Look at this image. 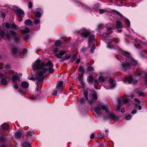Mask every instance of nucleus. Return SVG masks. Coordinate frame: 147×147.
I'll return each mask as SVG.
<instances>
[{
    "label": "nucleus",
    "instance_id": "4c0bfd02",
    "mask_svg": "<svg viewBox=\"0 0 147 147\" xmlns=\"http://www.w3.org/2000/svg\"><path fill=\"white\" fill-rule=\"evenodd\" d=\"M98 79L100 81L102 82H104L105 80V78L102 76H100L98 78Z\"/></svg>",
    "mask_w": 147,
    "mask_h": 147
},
{
    "label": "nucleus",
    "instance_id": "e433bc0d",
    "mask_svg": "<svg viewBox=\"0 0 147 147\" xmlns=\"http://www.w3.org/2000/svg\"><path fill=\"white\" fill-rule=\"evenodd\" d=\"M95 48L96 47L95 45H93L91 49V53H94V51L95 49Z\"/></svg>",
    "mask_w": 147,
    "mask_h": 147
},
{
    "label": "nucleus",
    "instance_id": "7c9ffc66",
    "mask_svg": "<svg viewBox=\"0 0 147 147\" xmlns=\"http://www.w3.org/2000/svg\"><path fill=\"white\" fill-rule=\"evenodd\" d=\"M121 104H119L118 103V105L116 107V109L117 111H119L120 110V109L121 107Z\"/></svg>",
    "mask_w": 147,
    "mask_h": 147
},
{
    "label": "nucleus",
    "instance_id": "393cba45",
    "mask_svg": "<svg viewBox=\"0 0 147 147\" xmlns=\"http://www.w3.org/2000/svg\"><path fill=\"white\" fill-rule=\"evenodd\" d=\"M22 145L24 147H30V144L27 142L23 143Z\"/></svg>",
    "mask_w": 147,
    "mask_h": 147
},
{
    "label": "nucleus",
    "instance_id": "e2e57ef3",
    "mask_svg": "<svg viewBox=\"0 0 147 147\" xmlns=\"http://www.w3.org/2000/svg\"><path fill=\"white\" fill-rule=\"evenodd\" d=\"M57 91H58L57 90H55L54 91L53 94L55 95H57Z\"/></svg>",
    "mask_w": 147,
    "mask_h": 147
},
{
    "label": "nucleus",
    "instance_id": "de8ad7c7",
    "mask_svg": "<svg viewBox=\"0 0 147 147\" xmlns=\"http://www.w3.org/2000/svg\"><path fill=\"white\" fill-rule=\"evenodd\" d=\"M40 23V20L39 19L36 20L34 21V23L35 24H37Z\"/></svg>",
    "mask_w": 147,
    "mask_h": 147
},
{
    "label": "nucleus",
    "instance_id": "7ed1b4c3",
    "mask_svg": "<svg viewBox=\"0 0 147 147\" xmlns=\"http://www.w3.org/2000/svg\"><path fill=\"white\" fill-rule=\"evenodd\" d=\"M94 110L98 115H101L102 114L103 111L106 112L107 111V109L105 105L101 103L98 104L97 106L94 108Z\"/></svg>",
    "mask_w": 147,
    "mask_h": 147
},
{
    "label": "nucleus",
    "instance_id": "cd10ccee",
    "mask_svg": "<svg viewBox=\"0 0 147 147\" xmlns=\"http://www.w3.org/2000/svg\"><path fill=\"white\" fill-rule=\"evenodd\" d=\"M107 47L109 48L113 49L114 48V46L112 44L111 42H109L107 45Z\"/></svg>",
    "mask_w": 147,
    "mask_h": 147
},
{
    "label": "nucleus",
    "instance_id": "f8f14e48",
    "mask_svg": "<svg viewBox=\"0 0 147 147\" xmlns=\"http://www.w3.org/2000/svg\"><path fill=\"white\" fill-rule=\"evenodd\" d=\"M0 34L2 38L5 36L7 38L8 40H10L11 38V36L8 33L5 34V33L3 31H2L0 32Z\"/></svg>",
    "mask_w": 147,
    "mask_h": 147
},
{
    "label": "nucleus",
    "instance_id": "338daca9",
    "mask_svg": "<svg viewBox=\"0 0 147 147\" xmlns=\"http://www.w3.org/2000/svg\"><path fill=\"white\" fill-rule=\"evenodd\" d=\"M80 59H78L76 61V63H80Z\"/></svg>",
    "mask_w": 147,
    "mask_h": 147
},
{
    "label": "nucleus",
    "instance_id": "9b49d317",
    "mask_svg": "<svg viewBox=\"0 0 147 147\" xmlns=\"http://www.w3.org/2000/svg\"><path fill=\"white\" fill-rule=\"evenodd\" d=\"M12 80L13 84H16L18 81L20 80L19 77L16 75H13V76Z\"/></svg>",
    "mask_w": 147,
    "mask_h": 147
},
{
    "label": "nucleus",
    "instance_id": "0e129e2a",
    "mask_svg": "<svg viewBox=\"0 0 147 147\" xmlns=\"http://www.w3.org/2000/svg\"><path fill=\"white\" fill-rule=\"evenodd\" d=\"M141 75V73H138L137 74H136V76H140Z\"/></svg>",
    "mask_w": 147,
    "mask_h": 147
},
{
    "label": "nucleus",
    "instance_id": "774afa93",
    "mask_svg": "<svg viewBox=\"0 0 147 147\" xmlns=\"http://www.w3.org/2000/svg\"><path fill=\"white\" fill-rule=\"evenodd\" d=\"M134 96V94H132L130 96V97L132 98H133Z\"/></svg>",
    "mask_w": 147,
    "mask_h": 147
},
{
    "label": "nucleus",
    "instance_id": "ea45409f",
    "mask_svg": "<svg viewBox=\"0 0 147 147\" xmlns=\"http://www.w3.org/2000/svg\"><path fill=\"white\" fill-rule=\"evenodd\" d=\"M19 92L21 95H24L25 94V92L21 89L19 90Z\"/></svg>",
    "mask_w": 147,
    "mask_h": 147
},
{
    "label": "nucleus",
    "instance_id": "f3484780",
    "mask_svg": "<svg viewBox=\"0 0 147 147\" xmlns=\"http://www.w3.org/2000/svg\"><path fill=\"white\" fill-rule=\"evenodd\" d=\"M24 24L28 26H30L32 25V22L30 20H26L24 22Z\"/></svg>",
    "mask_w": 147,
    "mask_h": 147
},
{
    "label": "nucleus",
    "instance_id": "37998d69",
    "mask_svg": "<svg viewBox=\"0 0 147 147\" xmlns=\"http://www.w3.org/2000/svg\"><path fill=\"white\" fill-rule=\"evenodd\" d=\"M80 102L82 103H84L85 102L84 100V98H81L80 99Z\"/></svg>",
    "mask_w": 147,
    "mask_h": 147
},
{
    "label": "nucleus",
    "instance_id": "412c9836",
    "mask_svg": "<svg viewBox=\"0 0 147 147\" xmlns=\"http://www.w3.org/2000/svg\"><path fill=\"white\" fill-rule=\"evenodd\" d=\"M22 32L23 33L26 34L30 32V30L28 28L25 27L24 29L22 30Z\"/></svg>",
    "mask_w": 147,
    "mask_h": 147
},
{
    "label": "nucleus",
    "instance_id": "864d4df0",
    "mask_svg": "<svg viewBox=\"0 0 147 147\" xmlns=\"http://www.w3.org/2000/svg\"><path fill=\"white\" fill-rule=\"evenodd\" d=\"M77 57V55L76 54H75L73 56V57H72L71 58L74 59V60H75L76 59Z\"/></svg>",
    "mask_w": 147,
    "mask_h": 147
},
{
    "label": "nucleus",
    "instance_id": "0eeeda50",
    "mask_svg": "<svg viewBox=\"0 0 147 147\" xmlns=\"http://www.w3.org/2000/svg\"><path fill=\"white\" fill-rule=\"evenodd\" d=\"M3 25L4 27L7 29H9L10 28L11 29H15L16 27V26L15 24H9L8 23H5L3 24Z\"/></svg>",
    "mask_w": 147,
    "mask_h": 147
},
{
    "label": "nucleus",
    "instance_id": "423d86ee",
    "mask_svg": "<svg viewBox=\"0 0 147 147\" xmlns=\"http://www.w3.org/2000/svg\"><path fill=\"white\" fill-rule=\"evenodd\" d=\"M127 81L129 84H135L138 82L137 80H134L131 76H129L128 78H127L123 80V82L125 83Z\"/></svg>",
    "mask_w": 147,
    "mask_h": 147
},
{
    "label": "nucleus",
    "instance_id": "c85d7f7f",
    "mask_svg": "<svg viewBox=\"0 0 147 147\" xmlns=\"http://www.w3.org/2000/svg\"><path fill=\"white\" fill-rule=\"evenodd\" d=\"M55 45L57 47L60 46L61 44V42L60 40H57L55 42Z\"/></svg>",
    "mask_w": 147,
    "mask_h": 147
},
{
    "label": "nucleus",
    "instance_id": "4be33fe9",
    "mask_svg": "<svg viewBox=\"0 0 147 147\" xmlns=\"http://www.w3.org/2000/svg\"><path fill=\"white\" fill-rule=\"evenodd\" d=\"M122 26L121 23L119 21L117 22L116 25V27L117 28H121Z\"/></svg>",
    "mask_w": 147,
    "mask_h": 147
},
{
    "label": "nucleus",
    "instance_id": "f03ea898",
    "mask_svg": "<svg viewBox=\"0 0 147 147\" xmlns=\"http://www.w3.org/2000/svg\"><path fill=\"white\" fill-rule=\"evenodd\" d=\"M83 92L86 99L88 100V101L90 104H93L97 100V96L95 92H94L92 93V95H91L89 94V98H88V91L85 89H84L83 90Z\"/></svg>",
    "mask_w": 147,
    "mask_h": 147
},
{
    "label": "nucleus",
    "instance_id": "603ef678",
    "mask_svg": "<svg viewBox=\"0 0 147 147\" xmlns=\"http://www.w3.org/2000/svg\"><path fill=\"white\" fill-rule=\"evenodd\" d=\"M80 83L82 84L83 88H84L85 87V84L83 81H81L80 82Z\"/></svg>",
    "mask_w": 147,
    "mask_h": 147
},
{
    "label": "nucleus",
    "instance_id": "49530a36",
    "mask_svg": "<svg viewBox=\"0 0 147 147\" xmlns=\"http://www.w3.org/2000/svg\"><path fill=\"white\" fill-rule=\"evenodd\" d=\"M131 118V116L130 115H128L126 116L125 117V118L126 120H129Z\"/></svg>",
    "mask_w": 147,
    "mask_h": 147
},
{
    "label": "nucleus",
    "instance_id": "aec40b11",
    "mask_svg": "<svg viewBox=\"0 0 147 147\" xmlns=\"http://www.w3.org/2000/svg\"><path fill=\"white\" fill-rule=\"evenodd\" d=\"M94 77L92 76H89L88 81L89 83L92 84L93 82Z\"/></svg>",
    "mask_w": 147,
    "mask_h": 147
},
{
    "label": "nucleus",
    "instance_id": "6ab92c4d",
    "mask_svg": "<svg viewBox=\"0 0 147 147\" xmlns=\"http://www.w3.org/2000/svg\"><path fill=\"white\" fill-rule=\"evenodd\" d=\"M1 84L4 85H6L8 84V82L7 79L5 78H3L1 80Z\"/></svg>",
    "mask_w": 147,
    "mask_h": 147
},
{
    "label": "nucleus",
    "instance_id": "c756f323",
    "mask_svg": "<svg viewBox=\"0 0 147 147\" xmlns=\"http://www.w3.org/2000/svg\"><path fill=\"white\" fill-rule=\"evenodd\" d=\"M94 68L92 66H90L88 67L87 71H92L94 70Z\"/></svg>",
    "mask_w": 147,
    "mask_h": 147
},
{
    "label": "nucleus",
    "instance_id": "13d9d810",
    "mask_svg": "<svg viewBox=\"0 0 147 147\" xmlns=\"http://www.w3.org/2000/svg\"><path fill=\"white\" fill-rule=\"evenodd\" d=\"M134 100L136 102H137L139 103H140V101L137 98H135L134 99Z\"/></svg>",
    "mask_w": 147,
    "mask_h": 147
},
{
    "label": "nucleus",
    "instance_id": "a211bd4d",
    "mask_svg": "<svg viewBox=\"0 0 147 147\" xmlns=\"http://www.w3.org/2000/svg\"><path fill=\"white\" fill-rule=\"evenodd\" d=\"M22 86L24 88H28L29 86V84L26 82H24L22 83Z\"/></svg>",
    "mask_w": 147,
    "mask_h": 147
},
{
    "label": "nucleus",
    "instance_id": "6e6d98bb",
    "mask_svg": "<svg viewBox=\"0 0 147 147\" xmlns=\"http://www.w3.org/2000/svg\"><path fill=\"white\" fill-rule=\"evenodd\" d=\"M94 133H92L90 136V138L91 139H92L93 138H94Z\"/></svg>",
    "mask_w": 147,
    "mask_h": 147
},
{
    "label": "nucleus",
    "instance_id": "6e6552de",
    "mask_svg": "<svg viewBox=\"0 0 147 147\" xmlns=\"http://www.w3.org/2000/svg\"><path fill=\"white\" fill-rule=\"evenodd\" d=\"M106 119L111 120H117L119 118L118 117H116L113 113H109L108 117Z\"/></svg>",
    "mask_w": 147,
    "mask_h": 147
},
{
    "label": "nucleus",
    "instance_id": "4d7b16f0",
    "mask_svg": "<svg viewBox=\"0 0 147 147\" xmlns=\"http://www.w3.org/2000/svg\"><path fill=\"white\" fill-rule=\"evenodd\" d=\"M126 21L127 24L128 26L129 27L130 26V22L128 20H127Z\"/></svg>",
    "mask_w": 147,
    "mask_h": 147
},
{
    "label": "nucleus",
    "instance_id": "a18cd8bd",
    "mask_svg": "<svg viewBox=\"0 0 147 147\" xmlns=\"http://www.w3.org/2000/svg\"><path fill=\"white\" fill-rule=\"evenodd\" d=\"M28 5L29 8H31L32 7V3L31 2H30L28 4Z\"/></svg>",
    "mask_w": 147,
    "mask_h": 147
},
{
    "label": "nucleus",
    "instance_id": "f704fd0d",
    "mask_svg": "<svg viewBox=\"0 0 147 147\" xmlns=\"http://www.w3.org/2000/svg\"><path fill=\"white\" fill-rule=\"evenodd\" d=\"M71 56L70 55H69L67 57H65L61 59L62 61H65L68 59H69L71 57Z\"/></svg>",
    "mask_w": 147,
    "mask_h": 147
},
{
    "label": "nucleus",
    "instance_id": "5fc2aeb1",
    "mask_svg": "<svg viewBox=\"0 0 147 147\" xmlns=\"http://www.w3.org/2000/svg\"><path fill=\"white\" fill-rule=\"evenodd\" d=\"M1 57L0 56V58H1ZM3 64L1 63H0V69H2L3 67Z\"/></svg>",
    "mask_w": 147,
    "mask_h": 147
},
{
    "label": "nucleus",
    "instance_id": "dca6fc26",
    "mask_svg": "<svg viewBox=\"0 0 147 147\" xmlns=\"http://www.w3.org/2000/svg\"><path fill=\"white\" fill-rule=\"evenodd\" d=\"M16 11L17 13L19 14L21 16H24V12L22 9L19 8H17L16 10Z\"/></svg>",
    "mask_w": 147,
    "mask_h": 147
},
{
    "label": "nucleus",
    "instance_id": "5701e85b",
    "mask_svg": "<svg viewBox=\"0 0 147 147\" xmlns=\"http://www.w3.org/2000/svg\"><path fill=\"white\" fill-rule=\"evenodd\" d=\"M12 52L13 54L15 55L17 52V49L16 47H13L12 49Z\"/></svg>",
    "mask_w": 147,
    "mask_h": 147
},
{
    "label": "nucleus",
    "instance_id": "ddd939ff",
    "mask_svg": "<svg viewBox=\"0 0 147 147\" xmlns=\"http://www.w3.org/2000/svg\"><path fill=\"white\" fill-rule=\"evenodd\" d=\"M95 37V36L94 35H92L90 36L89 37V40L88 41V47H90V46L92 43V42L93 41Z\"/></svg>",
    "mask_w": 147,
    "mask_h": 147
},
{
    "label": "nucleus",
    "instance_id": "39448f33",
    "mask_svg": "<svg viewBox=\"0 0 147 147\" xmlns=\"http://www.w3.org/2000/svg\"><path fill=\"white\" fill-rule=\"evenodd\" d=\"M10 32L11 35L13 37L14 41L16 43L19 42L20 36L13 30H10Z\"/></svg>",
    "mask_w": 147,
    "mask_h": 147
},
{
    "label": "nucleus",
    "instance_id": "b1692460",
    "mask_svg": "<svg viewBox=\"0 0 147 147\" xmlns=\"http://www.w3.org/2000/svg\"><path fill=\"white\" fill-rule=\"evenodd\" d=\"M2 128L5 130H7L8 129V125L7 123H4L2 125Z\"/></svg>",
    "mask_w": 147,
    "mask_h": 147
},
{
    "label": "nucleus",
    "instance_id": "3c124183",
    "mask_svg": "<svg viewBox=\"0 0 147 147\" xmlns=\"http://www.w3.org/2000/svg\"><path fill=\"white\" fill-rule=\"evenodd\" d=\"M115 13H116L118 15L120 16L121 17H123V16L118 11H115Z\"/></svg>",
    "mask_w": 147,
    "mask_h": 147
},
{
    "label": "nucleus",
    "instance_id": "8fccbe9b",
    "mask_svg": "<svg viewBox=\"0 0 147 147\" xmlns=\"http://www.w3.org/2000/svg\"><path fill=\"white\" fill-rule=\"evenodd\" d=\"M14 85L13 86V87L14 88L16 89H18V85L16 84H14Z\"/></svg>",
    "mask_w": 147,
    "mask_h": 147
},
{
    "label": "nucleus",
    "instance_id": "2f4dec72",
    "mask_svg": "<svg viewBox=\"0 0 147 147\" xmlns=\"http://www.w3.org/2000/svg\"><path fill=\"white\" fill-rule=\"evenodd\" d=\"M33 133L34 132L33 131H28L27 132L26 134L28 137L31 136Z\"/></svg>",
    "mask_w": 147,
    "mask_h": 147
},
{
    "label": "nucleus",
    "instance_id": "1a4fd4ad",
    "mask_svg": "<svg viewBox=\"0 0 147 147\" xmlns=\"http://www.w3.org/2000/svg\"><path fill=\"white\" fill-rule=\"evenodd\" d=\"M129 100L127 98H119L118 100V102L119 104L123 105L124 104H126L128 102Z\"/></svg>",
    "mask_w": 147,
    "mask_h": 147
},
{
    "label": "nucleus",
    "instance_id": "f257e3e1",
    "mask_svg": "<svg viewBox=\"0 0 147 147\" xmlns=\"http://www.w3.org/2000/svg\"><path fill=\"white\" fill-rule=\"evenodd\" d=\"M40 61L41 60L40 59H37L36 60L34 64L32 65V69L33 70L39 69L43 66L48 67V69L45 67L42 68L41 71L36 73L35 78L33 77H30L29 78L30 80H34L35 79L38 82H42L45 78V76L44 74H45L48 70L50 74H52L54 72V70L53 68V63L49 61L46 63H41Z\"/></svg>",
    "mask_w": 147,
    "mask_h": 147
},
{
    "label": "nucleus",
    "instance_id": "473e14b6",
    "mask_svg": "<svg viewBox=\"0 0 147 147\" xmlns=\"http://www.w3.org/2000/svg\"><path fill=\"white\" fill-rule=\"evenodd\" d=\"M98 136L100 139H102L103 138L104 136V134L102 133L98 134Z\"/></svg>",
    "mask_w": 147,
    "mask_h": 147
},
{
    "label": "nucleus",
    "instance_id": "72a5a7b5",
    "mask_svg": "<svg viewBox=\"0 0 147 147\" xmlns=\"http://www.w3.org/2000/svg\"><path fill=\"white\" fill-rule=\"evenodd\" d=\"M29 37V36L28 35L26 34L24 35L23 36V38L25 40H28Z\"/></svg>",
    "mask_w": 147,
    "mask_h": 147
},
{
    "label": "nucleus",
    "instance_id": "a878e982",
    "mask_svg": "<svg viewBox=\"0 0 147 147\" xmlns=\"http://www.w3.org/2000/svg\"><path fill=\"white\" fill-rule=\"evenodd\" d=\"M15 137L16 138H20L21 136V134L20 132H17L15 134Z\"/></svg>",
    "mask_w": 147,
    "mask_h": 147
},
{
    "label": "nucleus",
    "instance_id": "58836bf2",
    "mask_svg": "<svg viewBox=\"0 0 147 147\" xmlns=\"http://www.w3.org/2000/svg\"><path fill=\"white\" fill-rule=\"evenodd\" d=\"M138 94H139V96H145V94L142 92H139L137 93Z\"/></svg>",
    "mask_w": 147,
    "mask_h": 147
},
{
    "label": "nucleus",
    "instance_id": "9d476101",
    "mask_svg": "<svg viewBox=\"0 0 147 147\" xmlns=\"http://www.w3.org/2000/svg\"><path fill=\"white\" fill-rule=\"evenodd\" d=\"M63 82L62 81H60L57 85L56 89L58 91H61L63 88Z\"/></svg>",
    "mask_w": 147,
    "mask_h": 147
},
{
    "label": "nucleus",
    "instance_id": "c9c22d12",
    "mask_svg": "<svg viewBox=\"0 0 147 147\" xmlns=\"http://www.w3.org/2000/svg\"><path fill=\"white\" fill-rule=\"evenodd\" d=\"M41 15V13L40 12L37 11L36 12L35 14V16L36 17H39Z\"/></svg>",
    "mask_w": 147,
    "mask_h": 147
},
{
    "label": "nucleus",
    "instance_id": "69168bd1",
    "mask_svg": "<svg viewBox=\"0 0 147 147\" xmlns=\"http://www.w3.org/2000/svg\"><path fill=\"white\" fill-rule=\"evenodd\" d=\"M1 16L3 18H5V14L3 12L1 13Z\"/></svg>",
    "mask_w": 147,
    "mask_h": 147
},
{
    "label": "nucleus",
    "instance_id": "bf43d9fd",
    "mask_svg": "<svg viewBox=\"0 0 147 147\" xmlns=\"http://www.w3.org/2000/svg\"><path fill=\"white\" fill-rule=\"evenodd\" d=\"M137 112L136 110V109H134L131 112V113L132 114L136 113Z\"/></svg>",
    "mask_w": 147,
    "mask_h": 147
},
{
    "label": "nucleus",
    "instance_id": "c03bdc74",
    "mask_svg": "<svg viewBox=\"0 0 147 147\" xmlns=\"http://www.w3.org/2000/svg\"><path fill=\"white\" fill-rule=\"evenodd\" d=\"M83 75H82V76H79L78 77V79L81 82V81H82V78Z\"/></svg>",
    "mask_w": 147,
    "mask_h": 147
},
{
    "label": "nucleus",
    "instance_id": "2eb2a0df",
    "mask_svg": "<svg viewBox=\"0 0 147 147\" xmlns=\"http://www.w3.org/2000/svg\"><path fill=\"white\" fill-rule=\"evenodd\" d=\"M66 52V51H61L59 54H56L55 56L58 58H61V56L63 55Z\"/></svg>",
    "mask_w": 147,
    "mask_h": 147
},
{
    "label": "nucleus",
    "instance_id": "09e8293b",
    "mask_svg": "<svg viewBox=\"0 0 147 147\" xmlns=\"http://www.w3.org/2000/svg\"><path fill=\"white\" fill-rule=\"evenodd\" d=\"M103 25L102 24H100L98 25V28L99 29H101L102 28H103Z\"/></svg>",
    "mask_w": 147,
    "mask_h": 147
},
{
    "label": "nucleus",
    "instance_id": "20e7f679",
    "mask_svg": "<svg viewBox=\"0 0 147 147\" xmlns=\"http://www.w3.org/2000/svg\"><path fill=\"white\" fill-rule=\"evenodd\" d=\"M129 60L131 62V63L128 62L122 63V69L123 71H125L127 69H129L131 65H136V61L134 59L130 57Z\"/></svg>",
    "mask_w": 147,
    "mask_h": 147
},
{
    "label": "nucleus",
    "instance_id": "79ce46f5",
    "mask_svg": "<svg viewBox=\"0 0 147 147\" xmlns=\"http://www.w3.org/2000/svg\"><path fill=\"white\" fill-rule=\"evenodd\" d=\"M99 13L100 14L104 13L105 11L104 9H99Z\"/></svg>",
    "mask_w": 147,
    "mask_h": 147
},
{
    "label": "nucleus",
    "instance_id": "a19ab883",
    "mask_svg": "<svg viewBox=\"0 0 147 147\" xmlns=\"http://www.w3.org/2000/svg\"><path fill=\"white\" fill-rule=\"evenodd\" d=\"M87 49L85 47H83L81 50V52L82 53H84V52L86 51Z\"/></svg>",
    "mask_w": 147,
    "mask_h": 147
},
{
    "label": "nucleus",
    "instance_id": "bb28decb",
    "mask_svg": "<svg viewBox=\"0 0 147 147\" xmlns=\"http://www.w3.org/2000/svg\"><path fill=\"white\" fill-rule=\"evenodd\" d=\"M79 69L82 73V75H83L85 72L84 67L82 66H80L79 67Z\"/></svg>",
    "mask_w": 147,
    "mask_h": 147
},
{
    "label": "nucleus",
    "instance_id": "052dcab7",
    "mask_svg": "<svg viewBox=\"0 0 147 147\" xmlns=\"http://www.w3.org/2000/svg\"><path fill=\"white\" fill-rule=\"evenodd\" d=\"M58 50V49L57 48H55L53 50V51L54 53H57Z\"/></svg>",
    "mask_w": 147,
    "mask_h": 147
},
{
    "label": "nucleus",
    "instance_id": "680f3d73",
    "mask_svg": "<svg viewBox=\"0 0 147 147\" xmlns=\"http://www.w3.org/2000/svg\"><path fill=\"white\" fill-rule=\"evenodd\" d=\"M36 84H37V86H36V91H38V90H39L38 83H37Z\"/></svg>",
    "mask_w": 147,
    "mask_h": 147
},
{
    "label": "nucleus",
    "instance_id": "4468645a",
    "mask_svg": "<svg viewBox=\"0 0 147 147\" xmlns=\"http://www.w3.org/2000/svg\"><path fill=\"white\" fill-rule=\"evenodd\" d=\"M90 32L89 31L87 30L85 32H82L80 33L81 35L82 36L86 38L90 34Z\"/></svg>",
    "mask_w": 147,
    "mask_h": 147
}]
</instances>
